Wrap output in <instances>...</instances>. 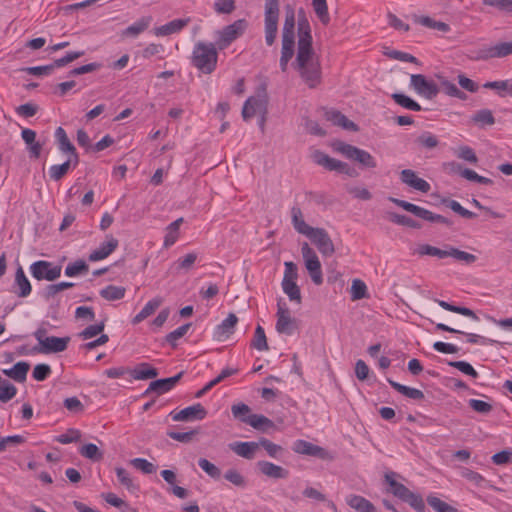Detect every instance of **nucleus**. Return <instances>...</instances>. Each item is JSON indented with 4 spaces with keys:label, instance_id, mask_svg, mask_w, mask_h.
I'll return each mask as SVG.
<instances>
[{
    "label": "nucleus",
    "instance_id": "obj_29",
    "mask_svg": "<svg viewBox=\"0 0 512 512\" xmlns=\"http://www.w3.org/2000/svg\"><path fill=\"white\" fill-rule=\"evenodd\" d=\"M411 18L415 23L425 26L427 28L438 30L443 33L450 31V26L447 23L436 21L429 16H420L417 14H413Z\"/></svg>",
    "mask_w": 512,
    "mask_h": 512
},
{
    "label": "nucleus",
    "instance_id": "obj_39",
    "mask_svg": "<svg viewBox=\"0 0 512 512\" xmlns=\"http://www.w3.org/2000/svg\"><path fill=\"white\" fill-rule=\"evenodd\" d=\"M282 289L290 301L301 303V292L296 280H282Z\"/></svg>",
    "mask_w": 512,
    "mask_h": 512
},
{
    "label": "nucleus",
    "instance_id": "obj_26",
    "mask_svg": "<svg viewBox=\"0 0 512 512\" xmlns=\"http://www.w3.org/2000/svg\"><path fill=\"white\" fill-rule=\"evenodd\" d=\"M30 364L24 361L17 362L12 368L4 369L3 373L18 383L26 381Z\"/></svg>",
    "mask_w": 512,
    "mask_h": 512
},
{
    "label": "nucleus",
    "instance_id": "obj_46",
    "mask_svg": "<svg viewBox=\"0 0 512 512\" xmlns=\"http://www.w3.org/2000/svg\"><path fill=\"white\" fill-rule=\"evenodd\" d=\"M232 415L235 419L248 424L249 417L253 414L251 413V409L247 404L238 403L234 404L231 407Z\"/></svg>",
    "mask_w": 512,
    "mask_h": 512
},
{
    "label": "nucleus",
    "instance_id": "obj_2",
    "mask_svg": "<svg viewBox=\"0 0 512 512\" xmlns=\"http://www.w3.org/2000/svg\"><path fill=\"white\" fill-rule=\"evenodd\" d=\"M217 49L213 43H196L191 56L192 65L204 74H211L217 66Z\"/></svg>",
    "mask_w": 512,
    "mask_h": 512
},
{
    "label": "nucleus",
    "instance_id": "obj_42",
    "mask_svg": "<svg viewBox=\"0 0 512 512\" xmlns=\"http://www.w3.org/2000/svg\"><path fill=\"white\" fill-rule=\"evenodd\" d=\"M250 345L258 351H266L269 349L266 334L262 326L258 325L256 327L254 337Z\"/></svg>",
    "mask_w": 512,
    "mask_h": 512
},
{
    "label": "nucleus",
    "instance_id": "obj_50",
    "mask_svg": "<svg viewBox=\"0 0 512 512\" xmlns=\"http://www.w3.org/2000/svg\"><path fill=\"white\" fill-rule=\"evenodd\" d=\"M427 503L436 511V512H458V510L448 504L447 502L441 500L436 496H428Z\"/></svg>",
    "mask_w": 512,
    "mask_h": 512
},
{
    "label": "nucleus",
    "instance_id": "obj_15",
    "mask_svg": "<svg viewBox=\"0 0 512 512\" xmlns=\"http://www.w3.org/2000/svg\"><path fill=\"white\" fill-rule=\"evenodd\" d=\"M293 451L298 454L312 456L322 460H332V455L323 447L315 445L305 440H296L293 443Z\"/></svg>",
    "mask_w": 512,
    "mask_h": 512
},
{
    "label": "nucleus",
    "instance_id": "obj_5",
    "mask_svg": "<svg viewBox=\"0 0 512 512\" xmlns=\"http://www.w3.org/2000/svg\"><path fill=\"white\" fill-rule=\"evenodd\" d=\"M335 151L341 153L346 158L358 162L365 168H375L377 162L375 158L367 151L362 150L351 144H347L342 141H337L333 144Z\"/></svg>",
    "mask_w": 512,
    "mask_h": 512
},
{
    "label": "nucleus",
    "instance_id": "obj_41",
    "mask_svg": "<svg viewBox=\"0 0 512 512\" xmlns=\"http://www.w3.org/2000/svg\"><path fill=\"white\" fill-rule=\"evenodd\" d=\"M55 137L58 141L59 150L63 153L74 152L75 146L69 140L65 130L62 127H58L55 131Z\"/></svg>",
    "mask_w": 512,
    "mask_h": 512
},
{
    "label": "nucleus",
    "instance_id": "obj_62",
    "mask_svg": "<svg viewBox=\"0 0 512 512\" xmlns=\"http://www.w3.org/2000/svg\"><path fill=\"white\" fill-rule=\"evenodd\" d=\"M198 465L203 471H205L210 477L214 479L219 478L221 475L220 469L205 458H200Z\"/></svg>",
    "mask_w": 512,
    "mask_h": 512
},
{
    "label": "nucleus",
    "instance_id": "obj_60",
    "mask_svg": "<svg viewBox=\"0 0 512 512\" xmlns=\"http://www.w3.org/2000/svg\"><path fill=\"white\" fill-rule=\"evenodd\" d=\"M104 328H105V322L101 321L100 323L86 327L84 330H82L79 333L78 336L83 340H87V339L93 338V337L97 336L98 334L102 333Z\"/></svg>",
    "mask_w": 512,
    "mask_h": 512
},
{
    "label": "nucleus",
    "instance_id": "obj_54",
    "mask_svg": "<svg viewBox=\"0 0 512 512\" xmlns=\"http://www.w3.org/2000/svg\"><path fill=\"white\" fill-rule=\"evenodd\" d=\"M17 388L9 381L3 380L0 385V401L6 403L15 397Z\"/></svg>",
    "mask_w": 512,
    "mask_h": 512
},
{
    "label": "nucleus",
    "instance_id": "obj_52",
    "mask_svg": "<svg viewBox=\"0 0 512 512\" xmlns=\"http://www.w3.org/2000/svg\"><path fill=\"white\" fill-rule=\"evenodd\" d=\"M417 252L419 255L435 256L438 258H446L449 255V250H442L429 244L420 245Z\"/></svg>",
    "mask_w": 512,
    "mask_h": 512
},
{
    "label": "nucleus",
    "instance_id": "obj_53",
    "mask_svg": "<svg viewBox=\"0 0 512 512\" xmlns=\"http://www.w3.org/2000/svg\"><path fill=\"white\" fill-rule=\"evenodd\" d=\"M79 452L83 457L90 459L92 461H99L103 457V454L99 450V448L92 443L82 446Z\"/></svg>",
    "mask_w": 512,
    "mask_h": 512
},
{
    "label": "nucleus",
    "instance_id": "obj_28",
    "mask_svg": "<svg viewBox=\"0 0 512 512\" xmlns=\"http://www.w3.org/2000/svg\"><path fill=\"white\" fill-rule=\"evenodd\" d=\"M238 322V318L234 313H230L226 319L216 328V337L218 340L229 337L233 332Z\"/></svg>",
    "mask_w": 512,
    "mask_h": 512
},
{
    "label": "nucleus",
    "instance_id": "obj_56",
    "mask_svg": "<svg viewBox=\"0 0 512 512\" xmlns=\"http://www.w3.org/2000/svg\"><path fill=\"white\" fill-rule=\"evenodd\" d=\"M196 260H197V254L196 253H194V252L188 253L184 257L179 258L174 263L175 269L177 271H181V270L189 271L193 267V265L195 264Z\"/></svg>",
    "mask_w": 512,
    "mask_h": 512
},
{
    "label": "nucleus",
    "instance_id": "obj_3",
    "mask_svg": "<svg viewBox=\"0 0 512 512\" xmlns=\"http://www.w3.org/2000/svg\"><path fill=\"white\" fill-rule=\"evenodd\" d=\"M34 337L38 341V345L32 348L33 353L51 354L63 352L67 349L70 337L47 336L44 328H39L34 332Z\"/></svg>",
    "mask_w": 512,
    "mask_h": 512
},
{
    "label": "nucleus",
    "instance_id": "obj_45",
    "mask_svg": "<svg viewBox=\"0 0 512 512\" xmlns=\"http://www.w3.org/2000/svg\"><path fill=\"white\" fill-rule=\"evenodd\" d=\"M312 6L320 22L323 25H328L330 22V16L326 0H312Z\"/></svg>",
    "mask_w": 512,
    "mask_h": 512
},
{
    "label": "nucleus",
    "instance_id": "obj_37",
    "mask_svg": "<svg viewBox=\"0 0 512 512\" xmlns=\"http://www.w3.org/2000/svg\"><path fill=\"white\" fill-rule=\"evenodd\" d=\"M126 289L120 286L108 285L100 290L99 294L107 301L120 300L125 296Z\"/></svg>",
    "mask_w": 512,
    "mask_h": 512
},
{
    "label": "nucleus",
    "instance_id": "obj_13",
    "mask_svg": "<svg viewBox=\"0 0 512 512\" xmlns=\"http://www.w3.org/2000/svg\"><path fill=\"white\" fill-rule=\"evenodd\" d=\"M276 330L278 333L291 335L297 329L296 319L291 316L290 310L281 301L277 304Z\"/></svg>",
    "mask_w": 512,
    "mask_h": 512
},
{
    "label": "nucleus",
    "instance_id": "obj_10",
    "mask_svg": "<svg viewBox=\"0 0 512 512\" xmlns=\"http://www.w3.org/2000/svg\"><path fill=\"white\" fill-rule=\"evenodd\" d=\"M301 254L305 262V267L314 284L320 285L323 282L321 263L316 252L304 242L301 246Z\"/></svg>",
    "mask_w": 512,
    "mask_h": 512
},
{
    "label": "nucleus",
    "instance_id": "obj_31",
    "mask_svg": "<svg viewBox=\"0 0 512 512\" xmlns=\"http://www.w3.org/2000/svg\"><path fill=\"white\" fill-rule=\"evenodd\" d=\"M291 218L294 229L302 235L306 236L314 228L304 221L303 213L299 207H292Z\"/></svg>",
    "mask_w": 512,
    "mask_h": 512
},
{
    "label": "nucleus",
    "instance_id": "obj_51",
    "mask_svg": "<svg viewBox=\"0 0 512 512\" xmlns=\"http://www.w3.org/2000/svg\"><path fill=\"white\" fill-rule=\"evenodd\" d=\"M367 296L366 284L360 279H354L351 286V300L356 301L366 298Z\"/></svg>",
    "mask_w": 512,
    "mask_h": 512
},
{
    "label": "nucleus",
    "instance_id": "obj_30",
    "mask_svg": "<svg viewBox=\"0 0 512 512\" xmlns=\"http://www.w3.org/2000/svg\"><path fill=\"white\" fill-rule=\"evenodd\" d=\"M295 12L292 6H285V20L282 29V39H294Z\"/></svg>",
    "mask_w": 512,
    "mask_h": 512
},
{
    "label": "nucleus",
    "instance_id": "obj_19",
    "mask_svg": "<svg viewBox=\"0 0 512 512\" xmlns=\"http://www.w3.org/2000/svg\"><path fill=\"white\" fill-rule=\"evenodd\" d=\"M183 374L184 372L181 371L173 377L152 381L144 394L147 395L150 392H156L157 394L160 395L170 391L179 382Z\"/></svg>",
    "mask_w": 512,
    "mask_h": 512
},
{
    "label": "nucleus",
    "instance_id": "obj_49",
    "mask_svg": "<svg viewBox=\"0 0 512 512\" xmlns=\"http://www.w3.org/2000/svg\"><path fill=\"white\" fill-rule=\"evenodd\" d=\"M74 286L73 282H60L57 284H50L46 286L44 290V297L46 300H50L54 298L58 293L65 289L72 288Z\"/></svg>",
    "mask_w": 512,
    "mask_h": 512
},
{
    "label": "nucleus",
    "instance_id": "obj_47",
    "mask_svg": "<svg viewBox=\"0 0 512 512\" xmlns=\"http://www.w3.org/2000/svg\"><path fill=\"white\" fill-rule=\"evenodd\" d=\"M182 222L183 218L180 217L167 227V234L164 239L165 247H169L176 242V240L178 239V230Z\"/></svg>",
    "mask_w": 512,
    "mask_h": 512
},
{
    "label": "nucleus",
    "instance_id": "obj_17",
    "mask_svg": "<svg viewBox=\"0 0 512 512\" xmlns=\"http://www.w3.org/2000/svg\"><path fill=\"white\" fill-rule=\"evenodd\" d=\"M207 415V410L200 403L186 407L177 413H171L174 421H192L203 420Z\"/></svg>",
    "mask_w": 512,
    "mask_h": 512
},
{
    "label": "nucleus",
    "instance_id": "obj_34",
    "mask_svg": "<svg viewBox=\"0 0 512 512\" xmlns=\"http://www.w3.org/2000/svg\"><path fill=\"white\" fill-rule=\"evenodd\" d=\"M387 381L397 392L401 393L407 398L413 400H423L425 398L424 393L419 389L402 385L398 382L393 381L392 379H388Z\"/></svg>",
    "mask_w": 512,
    "mask_h": 512
},
{
    "label": "nucleus",
    "instance_id": "obj_22",
    "mask_svg": "<svg viewBox=\"0 0 512 512\" xmlns=\"http://www.w3.org/2000/svg\"><path fill=\"white\" fill-rule=\"evenodd\" d=\"M190 21L191 19L189 17L184 19H174L165 25L155 28L154 34L156 36H168L174 33H178L183 28H185L190 23Z\"/></svg>",
    "mask_w": 512,
    "mask_h": 512
},
{
    "label": "nucleus",
    "instance_id": "obj_20",
    "mask_svg": "<svg viewBox=\"0 0 512 512\" xmlns=\"http://www.w3.org/2000/svg\"><path fill=\"white\" fill-rule=\"evenodd\" d=\"M107 241L102 243L99 248L90 253L88 259L91 262H96L108 257L117 247L118 240L114 238L112 235L106 236Z\"/></svg>",
    "mask_w": 512,
    "mask_h": 512
},
{
    "label": "nucleus",
    "instance_id": "obj_24",
    "mask_svg": "<svg viewBox=\"0 0 512 512\" xmlns=\"http://www.w3.org/2000/svg\"><path fill=\"white\" fill-rule=\"evenodd\" d=\"M229 448L245 459L251 460L255 457V453L259 448L258 442H234L229 445Z\"/></svg>",
    "mask_w": 512,
    "mask_h": 512
},
{
    "label": "nucleus",
    "instance_id": "obj_64",
    "mask_svg": "<svg viewBox=\"0 0 512 512\" xmlns=\"http://www.w3.org/2000/svg\"><path fill=\"white\" fill-rule=\"evenodd\" d=\"M224 478L237 487H244L246 485L244 476L236 469L227 470L224 474Z\"/></svg>",
    "mask_w": 512,
    "mask_h": 512
},
{
    "label": "nucleus",
    "instance_id": "obj_27",
    "mask_svg": "<svg viewBox=\"0 0 512 512\" xmlns=\"http://www.w3.org/2000/svg\"><path fill=\"white\" fill-rule=\"evenodd\" d=\"M129 374L135 380H147L157 377L158 371L149 363L142 362L138 364L134 369H130Z\"/></svg>",
    "mask_w": 512,
    "mask_h": 512
},
{
    "label": "nucleus",
    "instance_id": "obj_44",
    "mask_svg": "<svg viewBox=\"0 0 512 512\" xmlns=\"http://www.w3.org/2000/svg\"><path fill=\"white\" fill-rule=\"evenodd\" d=\"M89 271L88 264L80 259L75 262L69 263L65 268V275L68 277H74L78 275H85Z\"/></svg>",
    "mask_w": 512,
    "mask_h": 512
},
{
    "label": "nucleus",
    "instance_id": "obj_55",
    "mask_svg": "<svg viewBox=\"0 0 512 512\" xmlns=\"http://www.w3.org/2000/svg\"><path fill=\"white\" fill-rule=\"evenodd\" d=\"M388 219L395 224L407 226L410 228L418 229L421 227L418 222H416L415 220H413L412 218H410L406 215H401V214H397V213H389Z\"/></svg>",
    "mask_w": 512,
    "mask_h": 512
},
{
    "label": "nucleus",
    "instance_id": "obj_38",
    "mask_svg": "<svg viewBox=\"0 0 512 512\" xmlns=\"http://www.w3.org/2000/svg\"><path fill=\"white\" fill-rule=\"evenodd\" d=\"M512 54V41L498 43L487 50V57L502 58Z\"/></svg>",
    "mask_w": 512,
    "mask_h": 512
},
{
    "label": "nucleus",
    "instance_id": "obj_48",
    "mask_svg": "<svg viewBox=\"0 0 512 512\" xmlns=\"http://www.w3.org/2000/svg\"><path fill=\"white\" fill-rule=\"evenodd\" d=\"M391 97L398 105H400L406 109H409L412 111H420L421 110V106L416 101H414L413 99H411L410 97H408L404 94L394 93V94H392Z\"/></svg>",
    "mask_w": 512,
    "mask_h": 512
},
{
    "label": "nucleus",
    "instance_id": "obj_14",
    "mask_svg": "<svg viewBox=\"0 0 512 512\" xmlns=\"http://www.w3.org/2000/svg\"><path fill=\"white\" fill-rule=\"evenodd\" d=\"M410 86L421 96L426 99H433L439 93L438 86L433 82L428 80L422 74H413L410 78Z\"/></svg>",
    "mask_w": 512,
    "mask_h": 512
},
{
    "label": "nucleus",
    "instance_id": "obj_43",
    "mask_svg": "<svg viewBox=\"0 0 512 512\" xmlns=\"http://www.w3.org/2000/svg\"><path fill=\"white\" fill-rule=\"evenodd\" d=\"M437 303L438 305L447 310V311H450V312H454V313H458V314H461L463 316H467V317H470L474 320H478V316L475 314V312L467 307H461V306H455L453 304H450L446 301H443V300H437Z\"/></svg>",
    "mask_w": 512,
    "mask_h": 512
},
{
    "label": "nucleus",
    "instance_id": "obj_63",
    "mask_svg": "<svg viewBox=\"0 0 512 512\" xmlns=\"http://www.w3.org/2000/svg\"><path fill=\"white\" fill-rule=\"evenodd\" d=\"M416 142L420 146L428 148V149H433V148L437 147L439 144L437 137L429 132H425V133L421 134L416 139Z\"/></svg>",
    "mask_w": 512,
    "mask_h": 512
},
{
    "label": "nucleus",
    "instance_id": "obj_57",
    "mask_svg": "<svg viewBox=\"0 0 512 512\" xmlns=\"http://www.w3.org/2000/svg\"><path fill=\"white\" fill-rule=\"evenodd\" d=\"M130 464L144 474H153L157 471V467L144 458H134L130 461Z\"/></svg>",
    "mask_w": 512,
    "mask_h": 512
},
{
    "label": "nucleus",
    "instance_id": "obj_1",
    "mask_svg": "<svg viewBox=\"0 0 512 512\" xmlns=\"http://www.w3.org/2000/svg\"><path fill=\"white\" fill-rule=\"evenodd\" d=\"M293 67L309 88L321 83V66L312 47L310 24L305 16L298 19L297 54Z\"/></svg>",
    "mask_w": 512,
    "mask_h": 512
},
{
    "label": "nucleus",
    "instance_id": "obj_36",
    "mask_svg": "<svg viewBox=\"0 0 512 512\" xmlns=\"http://www.w3.org/2000/svg\"><path fill=\"white\" fill-rule=\"evenodd\" d=\"M151 22V16H144L132 25L128 26L123 33L129 36H138L140 33L144 32L149 27Z\"/></svg>",
    "mask_w": 512,
    "mask_h": 512
},
{
    "label": "nucleus",
    "instance_id": "obj_35",
    "mask_svg": "<svg viewBox=\"0 0 512 512\" xmlns=\"http://www.w3.org/2000/svg\"><path fill=\"white\" fill-rule=\"evenodd\" d=\"M248 425L262 432H266L267 430L274 428L275 426L272 420L260 414H253L252 416H250L248 420Z\"/></svg>",
    "mask_w": 512,
    "mask_h": 512
},
{
    "label": "nucleus",
    "instance_id": "obj_33",
    "mask_svg": "<svg viewBox=\"0 0 512 512\" xmlns=\"http://www.w3.org/2000/svg\"><path fill=\"white\" fill-rule=\"evenodd\" d=\"M162 302L163 299L161 297H156L147 302L143 309L133 318V324H138L152 315L161 306Z\"/></svg>",
    "mask_w": 512,
    "mask_h": 512
},
{
    "label": "nucleus",
    "instance_id": "obj_40",
    "mask_svg": "<svg viewBox=\"0 0 512 512\" xmlns=\"http://www.w3.org/2000/svg\"><path fill=\"white\" fill-rule=\"evenodd\" d=\"M483 87L498 91L501 97L506 94L512 96V82L509 80L486 82Z\"/></svg>",
    "mask_w": 512,
    "mask_h": 512
},
{
    "label": "nucleus",
    "instance_id": "obj_18",
    "mask_svg": "<svg viewBox=\"0 0 512 512\" xmlns=\"http://www.w3.org/2000/svg\"><path fill=\"white\" fill-rule=\"evenodd\" d=\"M400 180L403 184L420 191L422 193H428L431 189L430 184L419 178L415 171L411 169H404L400 172Z\"/></svg>",
    "mask_w": 512,
    "mask_h": 512
},
{
    "label": "nucleus",
    "instance_id": "obj_4",
    "mask_svg": "<svg viewBox=\"0 0 512 512\" xmlns=\"http://www.w3.org/2000/svg\"><path fill=\"white\" fill-rule=\"evenodd\" d=\"M394 472L385 475V481L390 486V492L400 500L408 503L417 512H425V503L421 495L410 491L405 485L397 482L394 477Z\"/></svg>",
    "mask_w": 512,
    "mask_h": 512
},
{
    "label": "nucleus",
    "instance_id": "obj_32",
    "mask_svg": "<svg viewBox=\"0 0 512 512\" xmlns=\"http://www.w3.org/2000/svg\"><path fill=\"white\" fill-rule=\"evenodd\" d=\"M346 503L358 512H376L374 505L362 496L349 495Z\"/></svg>",
    "mask_w": 512,
    "mask_h": 512
},
{
    "label": "nucleus",
    "instance_id": "obj_23",
    "mask_svg": "<svg viewBox=\"0 0 512 512\" xmlns=\"http://www.w3.org/2000/svg\"><path fill=\"white\" fill-rule=\"evenodd\" d=\"M257 466L262 474L274 479H285L288 477V470L268 461H259Z\"/></svg>",
    "mask_w": 512,
    "mask_h": 512
},
{
    "label": "nucleus",
    "instance_id": "obj_16",
    "mask_svg": "<svg viewBox=\"0 0 512 512\" xmlns=\"http://www.w3.org/2000/svg\"><path fill=\"white\" fill-rule=\"evenodd\" d=\"M313 161L329 171L348 172V164L330 157L328 154L316 150L312 155Z\"/></svg>",
    "mask_w": 512,
    "mask_h": 512
},
{
    "label": "nucleus",
    "instance_id": "obj_25",
    "mask_svg": "<svg viewBox=\"0 0 512 512\" xmlns=\"http://www.w3.org/2000/svg\"><path fill=\"white\" fill-rule=\"evenodd\" d=\"M14 287V293L19 297H27L31 293V284L21 266L16 270Z\"/></svg>",
    "mask_w": 512,
    "mask_h": 512
},
{
    "label": "nucleus",
    "instance_id": "obj_7",
    "mask_svg": "<svg viewBox=\"0 0 512 512\" xmlns=\"http://www.w3.org/2000/svg\"><path fill=\"white\" fill-rule=\"evenodd\" d=\"M389 201L393 202L397 206L403 208L404 210L414 214L415 216H417L425 221H428L431 223H440V224L446 225L448 227L452 226V224H453L452 221L449 220L448 218H446L442 215H439V214H435L423 207L417 206L410 202L400 200V199H397L394 197H389Z\"/></svg>",
    "mask_w": 512,
    "mask_h": 512
},
{
    "label": "nucleus",
    "instance_id": "obj_12",
    "mask_svg": "<svg viewBox=\"0 0 512 512\" xmlns=\"http://www.w3.org/2000/svg\"><path fill=\"white\" fill-rule=\"evenodd\" d=\"M306 237L311 240L323 257H331L335 253V245L325 229L313 228Z\"/></svg>",
    "mask_w": 512,
    "mask_h": 512
},
{
    "label": "nucleus",
    "instance_id": "obj_11",
    "mask_svg": "<svg viewBox=\"0 0 512 512\" xmlns=\"http://www.w3.org/2000/svg\"><path fill=\"white\" fill-rule=\"evenodd\" d=\"M30 272L38 281H54L61 276L62 267L49 261L39 260L31 264Z\"/></svg>",
    "mask_w": 512,
    "mask_h": 512
},
{
    "label": "nucleus",
    "instance_id": "obj_58",
    "mask_svg": "<svg viewBox=\"0 0 512 512\" xmlns=\"http://www.w3.org/2000/svg\"><path fill=\"white\" fill-rule=\"evenodd\" d=\"M190 326H191V323H187V324H184V325L178 327L174 331L168 333L165 337L166 342H168L173 348H175L177 346V340L182 338L187 333Z\"/></svg>",
    "mask_w": 512,
    "mask_h": 512
},
{
    "label": "nucleus",
    "instance_id": "obj_21",
    "mask_svg": "<svg viewBox=\"0 0 512 512\" xmlns=\"http://www.w3.org/2000/svg\"><path fill=\"white\" fill-rule=\"evenodd\" d=\"M324 117L327 121L349 131H358V126L349 120L344 114L335 109L326 110Z\"/></svg>",
    "mask_w": 512,
    "mask_h": 512
},
{
    "label": "nucleus",
    "instance_id": "obj_9",
    "mask_svg": "<svg viewBox=\"0 0 512 512\" xmlns=\"http://www.w3.org/2000/svg\"><path fill=\"white\" fill-rule=\"evenodd\" d=\"M268 97L266 88L262 87L258 90L257 95L249 97L242 108V117L248 121L256 114H267Z\"/></svg>",
    "mask_w": 512,
    "mask_h": 512
},
{
    "label": "nucleus",
    "instance_id": "obj_6",
    "mask_svg": "<svg viewBox=\"0 0 512 512\" xmlns=\"http://www.w3.org/2000/svg\"><path fill=\"white\" fill-rule=\"evenodd\" d=\"M279 0H265V41L268 46L275 43L278 32Z\"/></svg>",
    "mask_w": 512,
    "mask_h": 512
},
{
    "label": "nucleus",
    "instance_id": "obj_8",
    "mask_svg": "<svg viewBox=\"0 0 512 512\" xmlns=\"http://www.w3.org/2000/svg\"><path fill=\"white\" fill-rule=\"evenodd\" d=\"M247 28V21L239 19L223 29L216 32L217 40L215 42L219 50L227 48L233 41L239 38Z\"/></svg>",
    "mask_w": 512,
    "mask_h": 512
},
{
    "label": "nucleus",
    "instance_id": "obj_61",
    "mask_svg": "<svg viewBox=\"0 0 512 512\" xmlns=\"http://www.w3.org/2000/svg\"><path fill=\"white\" fill-rule=\"evenodd\" d=\"M69 162H64L60 165H53L49 169V176L54 181L62 179L69 171Z\"/></svg>",
    "mask_w": 512,
    "mask_h": 512
},
{
    "label": "nucleus",
    "instance_id": "obj_59",
    "mask_svg": "<svg viewBox=\"0 0 512 512\" xmlns=\"http://www.w3.org/2000/svg\"><path fill=\"white\" fill-rule=\"evenodd\" d=\"M448 257H453L458 261L464 262L466 264H472L477 260V257L471 253L459 250L454 247L449 248V255Z\"/></svg>",
    "mask_w": 512,
    "mask_h": 512
}]
</instances>
